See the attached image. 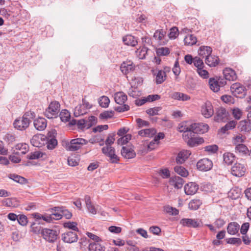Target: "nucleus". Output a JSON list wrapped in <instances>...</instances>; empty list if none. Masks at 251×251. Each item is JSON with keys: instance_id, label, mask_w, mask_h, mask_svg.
Here are the masks:
<instances>
[{"instance_id": "f257e3e1", "label": "nucleus", "mask_w": 251, "mask_h": 251, "mask_svg": "<svg viewBox=\"0 0 251 251\" xmlns=\"http://www.w3.org/2000/svg\"><path fill=\"white\" fill-rule=\"evenodd\" d=\"M34 115V113L31 111L25 113L22 117L15 119L13 123L14 127L21 131L25 130L31 122L30 118H33Z\"/></svg>"}, {"instance_id": "f03ea898", "label": "nucleus", "mask_w": 251, "mask_h": 251, "mask_svg": "<svg viewBox=\"0 0 251 251\" xmlns=\"http://www.w3.org/2000/svg\"><path fill=\"white\" fill-rule=\"evenodd\" d=\"M88 141L83 138H75L70 142L66 141L64 147L68 151H74L80 149L82 146L86 145Z\"/></svg>"}, {"instance_id": "7ed1b4c3", "label": "nucleus", "mask_w": 251, "mask_h": 251, "mask_svg": "<svg viewBox=\"0 0 251 251\" xmlns=\"http://www.w3.org/2000/svg\"><path fill=\"white\" fill-rule=\"evenodd\" d=\"M60 110V104L57 101H51L44 112L45 116L48 119L57 118Z\"/></svg>"}, {"instance_id": "20e7f679", "label": "nucleus", "mask_w": 251, "mask_h": 251, "mask_svg": "<svg viewBox=\"0 0 251 251\" xmlns=\"http://www.w3.org/2000/svg\"><path fill=\"white\" fill-rule=\"evenodd\" d=\"M102 152L109 157L108 161L111 163H117L119 161V157L115 153V149L111 146H106L102 148Z\"/></svg>"}, {"instance_id": "39448f33", "label": "nucleus", "mask_w": 251, "mask_h": 251, "mask_svg": "<svg viewBox=\"0 0 251 251\" xmlns=\"http://www.w3.org/2000/svg\"><path fill=\"white\" fill-rule=\"evenodd\" d=\"M41 233L43 238L50 243L54 242L57 238L58 233L55 230L49 228H43Z\"/></svg>"}, {"instance_id": "423d86ee", "label": "nucleus", "mask_w": 251, "mask_h": 251, "mask_svg": "<svg viewBox=\"0 0 251 251\" xmlns=\"http://www.w3.org/2000/svg\"><path fill=\"white\" fill-rule=\"evenodd\" d=\"M246 171V168L244 164L236 162L232 166L231 172L233 176L241 177L245 175Z\"/></svg>"}, {"instance_id": "0eeeda50", "label": "nucleus", "mask_w": 251, "mask_h": 251, "mask_svg": "<svg viewBox=\"0 0 251 251\" xmlns=\"http://www.w3.org/2000/svg\"><path fill=\"white\" fill-rule=\"evenodd\" d=\"M54 131H50L48 133L46 136L44 137V139L46 138L47 148L49 150H53L57 145V141L54 135Z\"/></svg>"}, {"instance_id": "6e6552de", "label": "nucleus", "mask_w": 251, "mask_h": 251, "mask_svg": "<svg viewBox=\"0 0 251 251\" xmlns=\"http://www.w3.org/2000/svg\"><path fill=\"white\" fill-rule=\"evenodd\" d=\"M180 224L183 226L189 228H197L201 226L202 224L201 220L195 219L183 218L180 221Z\"/></svg>"}, {"instance_id": "1a4fd4ad", "label": "nucleus", "mask_w": 251, "mask_h": 251, "mask_svg": "<svg viewBox=\"0 0 251 251\" xmlns=\"http://www.w3.org/2000/svg\"><path fill=\"white\" fill-rule=\"evenodd\" d=\"M213 166L212 161L208 158H203L199 160L197 163L198 169L201 171L210 170Z\"/></svg>"}, {"instance_id": "9d476101", "label": "nucleus", "mask_w": 251, "mask_h": 251, "mask_svg": "<svg viewBox=\"0 0 251 251\" xmlns=\"http://www.w3.org/2000/svg\"><path fill=\"white\" fill-rule=\"evenodd\" d=\"M179 129L180 132H183L182 136L184 141L196 137V133L191 129L190 125L188 126L182 125L179 127Z\"/></svg>"}, {"instance_id": "9b49d317", "label": "nucleus", "mask_w": 251, "mask_h": 251, "mask_svg": "<svg viewBox=\"0 0 251 251\" xmlns=\"http://www.w3.org/2000/svg\"><path fill=\"white\" fill-rule=\"evenodd\" d=\"M190 126L191 129L194 130L196 134H203L206 132L209 128L207 124L202 123H194Z\"/></svg>"}, {"instance_id": "f8f14e48", "label": "nucleus", "mask_w": 251, "mask_h": 251, "mask_svg": "<svg viewBox=\"0 0 251 251\" xmlns=\"http://www.w3.org/2000/svg\"><path fill=\"white\" fill-rule=\"evenodd\" d=\"M62 239L65 243H72L76 242L78 237L75 232L69 231L62 234Z\"/></svg>"}, {"instance_id": "ddd939ff", "label": "nucleus", "mask_w": 251, "mask_h": 251, "mask_svg": "<svg viewBox=\"0 0 251 251\" xmlns=\"http://www.w3.org/2000/svg\"><path fill=\"white\" fill-rule=\"evenodd\" d=\"M228 115V112H226L225 108L220 107L216 111L215 120L218 122H225L227 119Z\"/></svg>"}, {"instance_id": "4468645a", "label": "nucleus", "mask_w": 251, "mask_h": 251, "mask_svg": "<svg viewBox=\"0 0 251 251\" xmlns=\"http://www.w3.org/2000/svg\"><path fill=\"white\" fill-rule=\"evenodd\" d=\"M135 66L133 62L130 60H126L122 63L120 67L121 72L125 75L133 72Z\"/></svg>"}, {"instance_id": "2eb2a0df", "label": "nucleus", "mask_w": 251, "mask_h": 251, "mask_svg": "<svg viewBox=\"0 0 251 251\" xmlns=\"http://www.w3.org/2000/svg\"><path fill=\"white\" fill-rule=\"evenodd\" d=\"M185 193L187 195H193L196 194L199 189V185L195 182H189L184 187Z\"/></svg>"}, {"instance_id": "dca6fc26", "label": "nucleus", "mask_w": 251, "mask_h": 251, "mask_svg": "<svg viewBox=\"0 0 251 251\" xmlns=\"http://www.w3.org/2000/svg\"><path fill=\"white\" fill-rule=\"evenodd\" d=\"M201 113L206 118L211 117L214 114L213 106L210 102H207L201 107Z\"/></svg>"}, {"instance_id": "f3484780", "label": "nucleus", "mask_w": 251, "mask_h": 251, "mask_svg": "<svg viewBox=\"0 0 251 251\" xmlns=\"http://www.w3.org/2000/svg\"><path fill=\"white\" fill-rule=\"evenodd\" d=\"M224 78L229 81H234L237 79V75L234 70L230 68H226L223 70Z\"/></svg>"}, {"instance_id": "a211bd4d", "label": "nucleus", "mask_w": 251, "mask_h": 251, "mask_svg": "<svg viewBox=\"0 0 251 251\" xmlns=\"http://www.w3.org/2000/svg\"><path fill=\"white\" fill-rule=\"evenodd\" d=\"M169 183L170 185L173 186L175 188L180 189L182 187L184 181L180 176H175L170 178Z\"/></svg>"}, {"instance_id": "6ab92c4d", "label": "nucleus", "mask_w": 251, "mask_h": 251, "mask_svg": "<svg viewBox=\"0 0 251 251\" xmlns=\"http://www.w3.org/2000/svg\"><path fill=\"white\" fill-rule=\"evenodd\" d=\"M238 128L241 132H248L251 131V121L245 120L239 122Z\"/></svg>"}, {"instance_id": "aec40b11", "label": "nucleus", "mask_w": 251, "mask_h": 251, "mask_svg": "<svg viewBox=\"0 0 251 251\" xmlns=\"http://www.w3.org/2000/svg\"><path fill=\"white\" fill-rule=\"evenodd\" d=\"M191 152L189 151L182 150L177 154L176 158V162L177 164L183 163L189 157Z\"/></svg>"}, {"instance_id": "412c9836", "label": "nucleus", "mask_w": 251, "mask_h": 251, "mask_svg": "<svg viewBox=\"0 0 251 251\" xmlns=\"http://www.w3.org/2000/svg\"><path fill=\"white\" fill-rule=\"evenodd\" d=\"M34 126L37 130L42 131L47 127V120L44 118L39 117L34 121Z\"/></svg>"}, {"instance_id": "4be33fe9", "label": "nucleus", "mask_w": 251, "mask_h": 251, "mask_svg": "<svg viewBox=\"0 0 251 251\" xmlns=\"http://www.w3.org/2000/svg\"><path fill=\"white\" fill-rule=\"evenodd\" d=\"M121 154L125 158L131 159L136 156L134 150L131 148L123 147L121 150Z\"/></svg>"}, {"instance_id": "5701e85b", "label": "nucleus", "mask_w": 251, "mask_h": 251, "mask_svg": "<svg viewBox=\"0 0 251 251\" xmlns=\"http://www.w3.org/2000/svg\"><path fill=\"white\" fill-rule=\"evenodd\" d=\"M15 150L17 151H16L15 150H14L13 153L18 155H23L25 154L28 151V147L26 144H18L15 146Z\"/></svg>"}, {"instance_id": "b1692460", "label": "nucleus", "mask_w": 251, "mask_h": 251, "mask_svg": "<svg viewBox=\"0 0 251 251\" xmlns=\"http://www.w3.org/2000/svg\"><path fill=\"white\" fill-rule=\"evenodd\" d=\"M231 89L235 95L241 94L242 96L246 95L245 87L240 84L235 83L231 85Z\"/></svg>"}, {"instance_id": "393cba45", "label": "nucleus", "mask_w": 251, "mask_h": 251, "mask_svg": "<svg viewBox=\"0 0 251 251\" xmlns=\"http://www.w3.org/2000/svg\"><path fill=\"white\" fill-rule=\"evenodd\" d=\"M205 63L211 67H215L219 63V58L217 56L210 54L205 58Z\"/></svg>"}, {"instance_id": "a878e982", "label": "nucleus", "mask_w": 251, "mask_h": 251, "mask_svg": "<svg viewBox=\"0 0 251 251\" xmlns=\"http://www.w3.org/2000/svg\"><path fill=\"white\" fill-rule=\"evenodd\" d=\"M240 229V226L236 222H230L227 227V231L230 235H235Z\"/></svg>"}, {"instance_id": "bb28decb", "label": "nucleus", "mask_w": 251, "mask_h": 251, "mask_svg": "<svg viewBox=\"0 0 251 251\" xmlns=\"http://www.w3.org/2000/svg\"><path fill=\"white\" fill-rule=\"evenodd\" d=\"M114 100L117 104L122 105L127 100V96L123 92H118L115 94Z\"/></svg>"}, {"instance_id": "cd10ccee", "label": "nucleus", "mask_w": 251, "mask_h": 251, "mask_svg": "<svg viewBox=\"0 0 251 251\" xmlns=\"http://www.w3.org/2000/svg\"><path fill=\"white\" fill-rule=\"evenodd\" d=\"M212 50L209 46H201L198 50L199 55L203 57H207L209 55L211 54Z\"/></svg>"}, {"instance_id": "c85d7f7f", "label": "nucleus", "mask_w": 251, "mask_h": 251, "mask_svg": "<svg viewBox=\"0 0 251 251\" xmlns=\"http://www.w3.org/2000/svg\"><path fill=\"white\" fill-rule=\"evenodd\" d=\"M235 152L241 155H246L249 153V150L248 147L244 144L237 145L235 148Z\"/></svg>"}, {"instance_id": "c756f323", "label": "nucleus", "mask_w": 251, "mask_h": 251, "mask_svg": "<svg viewBox=\"0 0 251 251\" xmlns=\"http://www.w3.org/2000/svg\"><path fill=\"white\" fill-rule=\"evenodd\" d=\"M123 41L125 44L132 47L135 46L138 43L136 39L134 36L130 35L124 37Z\"/></svg>"}, {"instance_id": "7c9ffc66", "label": "nucleus", "mask_w": 251, "mask_h": 251, "mask_svg": "<svg viewBox=\"0 0 251 251\" xmlns=\"http://www.w3.org/2000/svg\"><path fill=\"white\" fill-rule=\"evenodd\" d=\"M51 210L54 211L61 212L62 217L64 216L67 219H70L72 216V213L64 207H54Z\"/></svg>"}, {"instance_id": "2f4dec72", "label": "nucleus", "mask_w": 251, "mask_h": 251, "mask_svg": "<svg viewBox=\"0 0 251 251\" xmlns=\"http://www.w3.org/2000/svg\"><path fill=\"white\" fill-rule=\"evenodd\" d=\"M172 98L174 100H178L187 101L190 99V97L181 92H175L172 95Z\"/></svg>"}, {"instance_id": "473e14b6", "label": "nucleus", "mask_w": 251, "mask_h": 251, "mask_svg": "<svg viewBox=\"0 0 251 251\" xmlns=\"http://www.w3.org/2000/svg\"><path fill=\"white\" fill-rule=\"evenodd\" d=\"M89 251H104L105 248L99 242L90 243L88 246Z\"/></svg>"}, {"instance_id": "72a5a7b5", "label": "nucleus", "mask_w": 251, "mask_h": 251, "mask_svg": "<svg viewBox=\"0 0 251 251\" xmlns=\"http://www.w3.org/2000/svg\"><path fill=\"white\" fill-rule=\"evenodd\" d=\"M85 201L88 211L92 214H96L97 213V210L92 204L90 197L88 196H86L85 197Z\"/></svg>"}, {"instance_id": "f704fd0d", "label": "nucleus", "mask_w": 251, "mask_h": 251, "mask_svg": "<svg viewBox=\"0 0 251 251\" xmlns=\"http://www.w3.org/2000/svg\"><path fill=\"white\" fill-rule=\"evenodd\" d=\"M235 155L231 152H225L223 154V159L224 162L227 165L231 164L235 159Z\"/></svg>"}, {"instance_id": "c9c22d12", "label": "nucleus", "mask_w": 251, "mask_h": 251, "mask_svg": "<svg viewBox=\"0 0 251 251\" xmlns=\"http://www.w3.org/2000/svg\"><path fill=\"white\" fill-rule=\"evenodd\" d=\"M208 82L211 90L214 92H218L220 90V88L217 81V78H210Z\"/></svg>"}, {"instance_id": "e433bc0d", "label": "nucleus", "mask_w": 251, "mask_h": 251, "mask_svg": "<svg viewBox=\"0 0 251 251\" xmlns=\"http://www.w3.org/2000/svg\"><path fill=\"white\" fill-rule=\"evenodd\" d=\"M156 130L153 128H147L138 131V135L141 136L151 137L154 135Z\"/></svg>"}, {"instance_id": "4c0bfd02", "label": "nucleus", "mask_w": 251, "mask_h": 251, "mask_svg": "<svg viewBox=\"0 0 251 251\" xmlns=\"http://www.w3.org/2000/svg\"><path fill=\"white\" fill-rule=\"evenodd\" d=\"M202 204V202L199 199H194L191 200L189 204V208L192 210H196L199 208L200 206Z\"/></svg>"}, {"instance_id": "58836bf2", "label": "nucleus", "mask_w": 251, "mask_h": 251, "mask_svg": "<svg viewBox=\"0 0 251 251\" xmlns=\"http://www.w3.org/2000/svg\"><path fill=\"white\" fill-rule=\"evenodd\" d=\"M185 141L190 147H193L203 142V139L202 138H197L196 136Z\"/></svg>"}, {"instance_id": "ea45409f", "label": "nucleus", "mask_w": 251, "mask_h": 251, "mask_svg": "<svg viewBox=\"0 0 251 251\" xmlns=\"http://www.w3.org/2000/svg\"><path fill=\"white\" fill-rule=\"evenodd\" d=\"M166 73L162 70H159L156 75L155 81L156 84L162 83L166 79Z\"/></svg>"}, {"instance_id": "a19ab883", "label": "nucleus", "mask_w": 251, "mask_h": 251, "mask_svg": "<svg viewBox=\"0 0 251 251\" xmlns=\"http://www.w3.org/2000/svg\"><path fill=\"white\" fill-rule=\"evenodd\" d=\"M44 136L40 137L39 135H34L30 140L31 144L34 147L40 148L42 146V144L40 143V140L44 139Z\"/></svg>"}, {"instance_id": "79ce46f5", "label": "nucleus", "mask_w": 251, "mask_h": 251, "mask_svg": "<svg viewBox=\"0 0 251 251\" xmlns=\"http://www.w3.org/2000/svg\"><path fill=\"white\" fill-rule=\"evenodd\" d=\"M9 178L16 182L21 184H24L27 183V179L25 177L15 174H10Z\"/></svg>"}, {"instance_id": "37998d69", "label": "nucleus", "mask_w": 251, "mask_h": 251, "mask_svg": "<svg viewBox=\"0 0 251 251\" xmlns=\"http://www.w3.org/2000/svg\"><path fill=\"white\" fill-rule=\"evenodd\" d=\"M184 44L187 46H192L197 42V38L192 34L188 35L184 39Z\"/></svg>"}, {"instance_id": "c03bdc74", "label": "nucleus", "mask_w": 251, "mask_h": 251, "mask_svg": "<svg viewBox=\"0 0 251 251\" xmlns=\"http://www.w3.org/2000/svg\"><path fill=\"white\" fill-rule=\"evenodd\" d=\"M87 113L86 108L83 107L81 104L76 106L74 110V114L75 117H78L83 115Z\"/></svg>"}, {"instance_id": "a18cd8bd", "label": "nucleus", "mask_w": 251, "mask_h": 251, "mask_svg": "<svg viewBox=\"0 0 251 251\" xmlns=\"http://www.w3.org/2000/svg\"><path fill=\"white\" fill-rule=\"evenodd\" d=\"M174 171L179 175L186 177L188 175V171L183 167L181 166H176L174 167Z\"/></svg>"}, {"instance_id": "49530a36", "label": "nucleus", "mask_w": 251, "mask_h": 251, "mask_svg": "<svg viewBox=\"0 0 251 251\" xmlns=\"http://www.w3.org/2000/svg\"><path fill=\"white\" fill-rule=\"evenodd\" d=\"M59 117L61 121L68 122L71 118L70 113L66 109H63L59 114Z\"/></svg>"}, {"instance_id": "de8ad7c7", "label": "nucleus", "mask_w": 251, "mask_h": 251, "mask_svg": "<svg viewBox=\"0 0 251 251\" xmlns=\"http://www.w3.org/2000/svg\"><path fill=\"white\" fill-rule=\"evenodd\" d=\"M237 122L235 121H231L228 122L225 126L222 127L221 131L223 133H225L227 130L234 128Z\"/></svg>"}, {"instance_id": "09e8293b", "label": "nucleus", "mask_w": 251, "mask_h": 251, "mask_svg": "<svg viewBox=\"0 0 251 251\" xmlns=\"http://www.w3.org/2000/svg\"><path fill=\"white\" fill-rule=\"evenodd\" d=\"M148 51L149 49L146 47L144 46L142 48L138 49L136 52L139 59H144L145 58Z\"/></svg>"}, {"instance_id": "8fccbe9b", "label": "nucleus", "mask_w": 251, "mask_h": 251, "mask_svg": "<svg viewBox=\"0 0 251 251\" xmlns=\"http://www.w3.org/2000/svg\"><path fill=\"white\" fill-rule=\"evenodd\" d=\"M114 112L112 110L104 111L103 112L100 114L99 117L102 120H107L113 117Z\"/></svg>"}, {"instance_id": "3c124183", "label": "nucleus", "mask_w": 251, "mask_h": 251, "mask_svg": "<svg viewBox=\"0 0 251 251\" xmlns=\"http://www.w3.org/2000/svg\"><path fill=\"white\" fill-rule=\"evenodd\" d=\"M100 105L103 108H106L109 106L110 100L107 96H101L99 101Z\"/></svg>"}, {"instance_id": "603ef678", "label": "nucleus", "mask_w": 251, "mask_h": 251, "mask_svg": "<svg viewBox=\"0 0 251 251\" xmlns=\"http://www.w3.org/2000/svg\"><path fill=\"white\" fill-rule=\"evenodd\" d=\"M131 135L129 134H126L125 136H122L117 140L118 145H125L131 139Z\"/></svg>"}, {"instance_id": "864d4df0", "label": "nucleus", "mask_w": 251, "mask_h": 251, "mask_svg": "<svg viewBox=\"0 0 251 251\" xmlns=\"http://www.w3.org/2000/svg\"><path fill=\"white\" fill-rule=\"evenodd\" d=\"M227 244H230L237 246H240L242 244V240L239 238H229L226 239Z\"/></svg>"}, {"instance_id": "5fc2aeb1", "label": "nucleus", "mask_w": 251, "mask_h": 251, "mask_svg": "<svg viewBox=\"0 0 251 251\" xmlns=\"http://www.w3.org/2000/svg\"><path fill=\"white\" fill-rule=\"evenodd\" d=\"M170 53V50L168 48L161 47L156 50V54L158 56L167 55Z\"/></svg>"}, {"instance_id": "6e6d98bb", "label": "nucleus", "mask_w": 251, "mask_h": 251, "mask_svg": "<svg viewBox=\"0 0 251 251\" xmlns=\"http://www.w3.org/2000/svg\"><path fill=\"white\" fill-rule=\"evenodd\" d=\"M166 32L163 29L156 30L153 35V37L158 41H161L165 36Z\"/></svg>"}, {"instance_id": "4d7b16f0", "label": "nucleus", "mask_w": 251, "mask_h": 251, "mask_svg": "<svg viewBox=\"0 0 251 251\" xmlns=\"http://www.w3.org/2000/svg\"><path fill=\"white\" fill-rule=\"evenodd\" d=\"M193 63L194 66L197 68V69L200 68H204L203 62L199 57L196 56L194 58Z\"/></svg>"}, {"instance_id": "13d9d810", "label": "nucleus", "mask_w": 251, "mask_h": 251, "mask_svg": "<svg viewBox=\"0 0 251 251\" xmlns=\"http://www.w3.org/2000/svg\"><path fill=\"white\" fill-rule=\"evenodd\" d=\"M43 156V153L40 151H35L31 152L27 155V158L33 160L41 158Z\"/></svg>"}, {"instance_id": "bf43d9fd", "label": "nucleus", "mask_w": 251, "mask_h": 251, "mask_svg": "<svg viewBox=\"0 0 251 251\" xmlns=\"http://www.w3.org/2000/svg\"><path fill=\"white\" fill-rule=\"evenodd\" d=\"M245 139V137L241 134L236 135L233 138V143L236 146L238 144H241L244 142Z\"/></svg>"}, {"instance_id": "052dcab7", "label": "nucleus", "mask_w": 251, "mask_h": 251, "mask_svg": "<svg viewBox=\"0 0 251 251\" xmlns=\"http://www.w3.org/2000/svg\"><path fill=\"white\" fill-rule=\"evenodd\" d=\"M161 109V107H154L146 110V112L150 115L154 116L158 114V111Z\"/></svg>"}, {"instance_id": "680f3d73", "label": "nucleus", "mask_w": 251, "mask_h": 251, "mask_svg": "<svg viewBox=\"0 0 251 251\" xmlns=\"http://www.w3.org/2000/svg\"><path fill=\"white\" fill-rule=\"evenodd\" d=\"M77 224L75 222H68L67 223H65L64 224V226L65 227H67L69 229H72L74 231H78V228L76 226Z\"/></svg>"}, {"instance_id": "e2e57ef3", "label": "nucleus", "mask_w": 251, "mask_h": 251, "mask_svg": "<svg viewBox=\"0 0 251 251\" xmlns=\"http://www.w3.org/2000/svg\"><path fill=\"white\" fill-rule=\"evenodd\" d=\"M218 150V147L216 145H209L204 147V151L209 153H215Z\"/></svg>"}, {"instance_id": "0e129e2a", "label": "nucleus", "mask_w": 251, "mask_h": 251, "mask_svg": "<svg viewBox=\"0 0 251 251\" xmlns=\"http://www.w3.org/2000/svg\"><path fill=\"white\" fill-rule=\"evenodd\" d=\"M15 200L12 198H7L3 200L2 201V204L8 207H13L14 206Z\"/></svg>"}, {"instance_id": "69168bd1", "label": "nucleus", "mask_w": 251, "mask_h": 251, "mask_svg": "<svg viewBox=\"0 0 251 251\" xmlns=\"http://www.w3.org/2000/svg\"><path fill=\"white\" fill-rule=\"evenodd\" d=\"M129 109V106L127 104H123L115 107V110L118 112H124Z\"/></svg>"}, {"instance_id": "338daca9", "label": "nucleus", "mask_w": 251, "mask_h": 251, "mask_svg": "<svg viewBox=\"0 0 251 251\" xmlns=\"http://www.w3.org/2000/svg\"><path fill=\"white\" fill-rule=\"evenodd\" d=\"M232 115L234 118L237 120H239L242 115V111L239 108H234L232 112Z\"/></svg>"}, {"instance_id": "774afa93", "label": "nucleus", "mask_w": 251, "mask_h": 251, "mask_svg": "<svg viewBox=\"0 0 251 251\" xmlns=\"http://www.w3.org/2000/svg\"><path fill=\"white\" fill-rule=\"evenodd\" d=\"M240 192L239 190L236 191V190L232 189L228 193L229 196L234 200L237 199L240 196Z\"/></svg>"}]
</instances>
